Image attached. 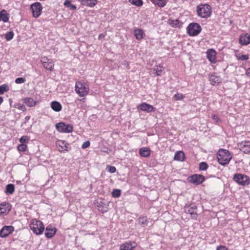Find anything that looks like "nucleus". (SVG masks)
Masks as SVG:
<instances>
[{"label":"nucleus","mask_w":250,"mask_h":250,"mask_svg":"<svg viewBox=\"0 0 250 250\" xmlns=\"http://www.w3.org/2000/svg\"><path fill=\"white\" fill-rule=\"evenodd\" d=\"M218 161L222 166L228 165L232 158L231 154L228 150L220 149L217 154Z\"/></svg>","instance_id":"1"},{"label":"nucleus","mask_w":250,"mask_h":250,"mask_svg":"<svg viewBox=\"0 0 250 250\" xmlns=\"http://www.w3.org/2000/svg\"><path fill=\"white\" fill-rule=\"evenodd\" d=\"M211 7L208 4H201L197 7V15L201 18H209L211 16Z\"/></svg>","instance_id":"2"},{"label":"nucleus","mask_w":250,"mask_h":250,"mask_svg":"<svg viewBox=\"0 0 250 250\" xmlns=\"http://www.w3.org/2000/svg\"><path fill=\"white\" fill-rule=\"evenodd\" d=\"M30 229L37 234L40 235L42 233L44 227L42 222L37 219H33L30 225Z\"/></svg>","instance_id":"3"},{"label":"nucleus","mask_w":250,"mask_h":250,"mask_svg":"<svg viewBox=\"0 0 250 250\" xmlns=\"http://www.w3.org/2000/svg\"><path fill=\"white\" fill-rule=\"evenodd\" d=\"M75 91L79 96L84 97L88 94L89 87L84 82H76L75 83Z\"/></svg>","instance_id":"4"},{"label":"nucleus","mask_w":250,"mask_h":250,"mask_svg":"<svg viewBox=\"0 0 250 250\" xmlns=\"http://www.w3.org/2000/svg\"><path fill=\"white\" fill-rule=\"evenodd\" d=\"M233 180L239 185L245 186L250 184V179L249 176L239 173L234 175Z\"/></svg>","instance_id":"5"},{"label":"nucleus","mask_w":250,"mask_h":250,"mask_svg":"<svg viewBox=\"0 0 250 250\" xmlns=\"http://www.w3.org/2000/svg\"><path fill=\"white\" fill-rule=\"evenodd\" d=\"M187 33L190 36L198 35L201 31V26L197 23H191L187 28Z\"/></svg>","instance_id":"6"},{"label":"nucleus","mask_w":250,"mask_h":250,"mask_svg":"<svg viewBox=\"0 0 250 250\" xmlns=\"http://www.w3.org/2000/svg\"><path fill=\"white\" fill-rule=\"evenodd\" d=\"M30 9L32 11L33 17L38 18L42 14L43 7L40 2H36L30 5Z\"/></svg>","instance_id":"7"},{"label":"nucleus","mask_w":250,"mask_h":250,"mask_svg":"<svg viewBox=\"0 0 250 250\" xmlns=\"http://www.w3.org/2000/svg\"><path fill=\"white\" fill-rule=\"evenodd\" d=\"M56 128L58 131L62 133H70L73 130V127L70 124H66L60 122L56 125Z\"/></svg>","instance_id":"8"},{"label":"nucleus","mask_w":250,"mask_h":250,"mask_svg":"<svg viewBox=\"0 0 250 250\" xmlns=\"http://www.w3.org/2000/svg\"><path fill=\"white\" fill-rule=\"evenodd\" d=\"M188 181L196 185L201 184L205 180V177L200 174H194L189 176L188 178Z\"/></svg>","instance_id":"9"},{"label":"nucleus","mask_w":250,"mask_h":250,"mask_svg":"<svg viewBox=\"0 0 250 250\" xmlns=\"http://www.w3.org/2000/svg\"><path fill=\"white\" fill-rule=\"evenodd\" d=\"M197 206L194 205H190L189 206H186L184 208V211L186 213H189L191 215V217L192 219H197L198 214L196 212Z\"/></svg>","instance_id":"10"},{"label":"nucleus","mask_w":250,"mask_h":250,"mask_svg":"<svg viewBox=\"0 0 250 250\" xmlns=\"http://www.w3.org/2000/svg\"><path fill=\"white\" fill-rule=\"evenodd\" d=\"M57 147L60 152L68 151L70 149V145L65 141L59 140L56 143Z\"/></svg>","instance_id":"11"},{"label":"nucleus","mask_w":250,"mask_h":250,"mask_svg":"<svg viewBox=\"0 0 250 250\" xmlns=\"http://www.w3.org/2000/svg\"><path fill=\"white\" fill-rule=\"evenodd\" d=\"M239 149L246 154L250 153V142L242 141L238 144Z\"/></svg>","instance_id":"12"},{"label":"nucleus","mask_w":250,"mask_h":250,"mask_svg":"<svg viewBox=\"0 0 250 250\" xmlns=\"http://www.w3.org/2000/svg\"><path fill=\"white\" fill-rule=\"evenodd\" d=\"M137 108L139 110L145 111L147 113H150L155 111L154 107L146 102H144L140 104L138 106Z\"/></svg>","instance_id":"13"},{"label":"nucleus","mask_w":250,"mask_h":250,"mask_svg":"<svg viewBox=\"0 0 250 250\" xmlns=\"http://www.w3.org/2000/svg\"><path fill=\"white\" fill-rule=\"evenodd\" d=\"M14 227L12 226H5L0 230V237L5 238L14 231Z\"/></svg>","instance_id":"14"},{"label":"nucleus","mask_w":250,"mask_h":250,"mask_svg":"<svg viewBox=\"0 0 250 250\" xmlns=\"http://www.w3.org/2000/svg\"><path fill=\"white\" fill-rule=\"evenodd\" d=\"M11 209V205L7 202H3L0 204V214H7Z\"/></svg>","instance_id":"15"},{"label":"nucleus","mask_w":250,"mask_h":250,"mask_svg":"<svg viewBox=\"0 0 250 250\" xmlns=\"http://www.w3.org/2000/svg\"><path fill=\"white\" fill-rule=\"evenodd\" d=\"M239 42L242 45H247L250 43V35L248 33L240 35Z\"/></svg>","instance_id":"16"},{"label":"nucleus","mask_w":250,"mask_h":250,"mask_svg":"<svg viewBox=\"0 0 250 250\" xmlns=\"http://www.w3.org/2000/svg\"><path fill=\"white\" fill-rule=\"evenodd\" d=\"M216 52L215 50L213 49H209L208 50L207 52V57L208 59L211 62V63H215L216 62Z\"/></svg>","instance_id":"17"},{"label":"nucleus","mask_w":250,"mask_h":250,"mask_svg":"<svg viewBox=\"0 0 250 250\" xmlns=\"http://www.w3.org/2000/svg\"><path fill=\"white\" fill-rule=\"evenodd\" d=\"M136 247L135 242H126L121 245L120 250H133Z\"/></svg>","instance_id":"18"},{"label":"nucleus","mask_w":250,"mask_h":250,"mask_svg":"<svg viewBox=\"0 0 250 250\" xmlns=\"http://www.w3.org/2000/svg\"><path fill=\"white\" fill-rule=\"evenodd\" d=\"M221 78L220 76L214 74H211L209 76V81L212 85H217L221 83Z\"/></svg>","instance_id":"19"},{"label":"nucleus","mask_w":250,"mask_h":250,"mask_svg":"<svg viewBox=\"0 0 250 250\" xmlns=\"http://www.w3.org/2000/svg\"><path fill=\"white\" fill-rule=\"evenodd\" d=\"M57 229L55 228H51L47 226L45 229V236L47 238H51L56 233Z\"/></svg>","instance_id":"20"},{"label":"nucleus","mask_w":250,"mask_h":250,"mask_svg":"<svg viewBox=\"0 0 250 250\" xmlns=\"http://www.w3.org/2000/svg\"><path fill=\"white\" fill-rule=\"evenodd\" d=\"M81 4L84 6L94 7L97 2V0H79Z\"/></svg>","instance_id":"21"},{"label":"nucleus","mask_w":250,"mask_h":250,"mask_svg":"<svg viewBox=\"0 0 250 250\" xmlns=\"http://www.w3.org/2000/svg\"><path fill=\"white\" fill-rule=\"evenodd\" d=\"M134 34L136 39L138 40H141L145 37V33L142 29L137 28L134 29Z\"/></svg>","instance_id":"22"},{"label":"nucleus","mask_w":250,"mask_h":250,"mask_svg":"<svg viewBox=\"0 0 250 250\" xmlns=\"http://www.w3.org/2000/svg\"><path fill=\"white\" fill-rule=\"evenodd\" d=\"M97 207L98 209L103 213L107 212L108 210V205L103 201L98 202Z\"/></svg>","instance_id":"23"},{"label":"nucleus","mask_w":250,"mask_h":250,"mask_svg":"<svg viewBox=\"0 0 250 250\" xmlns=\"http://www.w3.org/2000/svg\"><path fill=\"white\" fill-rule=\"evenodd\" d=\"M51 108L56 112H59L62 109V104L58 101H52L50 103Z\"/></svg>","instance_id":"24"},{"label":"nucleus","mask_w":250,"mask_h":250,"mask_svg":"<svg viewBox=\"0 0 250 250\" xmlns=\"http://www.w3.org/2000/svg\"><path fill=\"white\" fill-rule=\"evenodd\" d=\"M23 103L28 107L35 106L38 103L37 101H34L31 98H26L23 99Z\"/></svg>","instance_id":"25"},{"label":"nucleus","mask_w":250,"mask_h":250,"mask_svg":"<svg viewBox=\"0 0 250 250\" xmlns=\"http://www.w3.org/2000/svg\"><path fill=\"white\" fill-rule=\"evenodd\" d=\"M9 19V14L7 13L5 10H2L0 12V21H2L6 22Z\"/></svg>","instance_id":"26"},{"label":"nucleus","mask_w":250,"mask_h":250,"mask_svg":"<svg viewBox=\"0 0 250 250\" xmlns=\"http://www.w3.org/2000/svg\"><path fill=\"white\" fill-rule=\"evenodd\" d=\"M42 65L47 70L52 71L54 68V63L52 62L42 61Z\"/></svg>","instance_id":"27"},{"label":"nucleus","mask_w":250,"mask_h":250,"mask_svg":"<svg viewBox=\"0 0 250 250\" xmlns=\"http://www.w3.org/2000/svg\"><path fill=\"white\" fill-rule=\"evenodd\" d=\"M153 70L157 76H162L165 73L164 68L160 64L155 66L153 68Z\"/></svg>","instance_id":"28"},{"label":"nucleus","mask_w":250,"mask_h":250,"mask_svg":"<svg viewBox=\"0 0 250 250\" xmlns=\"http://www.w3.org/2000/svg\"><path fill=\"white\" fill-rule=\"evenodd\" d=\"M185 159V154L182 151H179L175 153L174 159L176 161H184Z\"/></svg>","instance_id":"29"},{"label":"nucleus","mask_w":250,"mask_h":250,"mask_svg":"<svg viewBox=\"0 0 250 250\" xmlns=\"http://www.w3.org/2000/svg\"><path fill=\"white\" fill-rule=\"evenodd\" d=\"M169 24L173 27H178L180 28L182 26V22L180 21L179 20H170L168 21Z\"/></svg>","instance_id":"30"},{"label":"nucleus","mask_w":250,"mask_h":250,"mask_svg":"<svg viewBox=\"0 0 250 250\" xmlns=\"http://www.w3.org/2000/svg\"><path fill=\"white\" fill-rule=\"evenodd\" d=\"M154 4L160 8L164 7L167 3V0H150Z\"/></svg>","instance_id":"31"},{"label":"nucleus","mask_w":250,"mask_h":250,"mask_svg":"<svg viewBox=\"0 0 250 250\" xmlns=\"http://www.w3.org/2000/svg\"><path fill=\"white\" fill-rule=\"evenodd\" d=\"M150 150L146 147L141 148L139 150L140 155L144 157H147L150 155Z\"/></svg>","instance_id":"32"},{"label":"nucleus","mask_w":250,"mask_h":250,"mask_svg":"<svg viewBox=\"0 0 250 250\" xmlns=\"http://www.w3.org/2000/svg\"><path fill=\"white\" fill-rule=\"evenodd\" d=\"M15 191V187L13 184H8L6 187L5 193L7 194H12Z\"/></svg>","instance_id":"33"},{"label":"nucleus","mask_w":250,"mask_h":250,"mask_svg":"<svg viewBox=\"0 0 250 250\" xmlns=\"http://www.w3.org/2000/svg\"><path fill=\"white\" fill-rule=\"evenodd\" d=\"M63 4L66 7L69 8L70 9L72 10H75L77 9L76 6L74 4H72L71 3L70 0H65Z\"/></svg>","instance_id":"34"},{"label":"nucleus","mask_w":250,"mask_h":250,"mask_svg":"<svg viewBox=\"0 0 250 250\" xmlns=\"http://www.w3.org/2000/svg\"><path fill=\"white\" fill-rule=\"evenodd\" d=\"M129 1L134 5L140 7L143 4L142 0H129Z\"/></svg>","instance_id":"35"},{"label":"nucleus","mask_w":250,"mask_h":250,"mask_svg":"<svg viewBox=\"0 0 250 250\" xmlns=\"http://www.w3.org/2000/svg\"><path fill=\"white\" fill-rule=\"evenodd\" d=\"M139 223L141 225L146 226L148 221L146 217H142L139 218Z\"/></svg>","instance_id":"36"},{"label":"nucleus","mask_w":250,"mask_h":250,"mask_svg":"<svg viewBox=\"0 0 250 250\" xmlns=\"http://www.w3.org/2000/svg\"><path fill=\"white\" fill-rule=\"evenodd\" d=\"M14 35L13 31H9L5 34V38L7 41H10L13 38Z\"/></svg>","instance_id":"37"},{"label":"nucleus","mask_w":250,"mask_h":250,"mask_svg":"<svg viewBox=\"0 0 250 250\" xmlns=\"http://www.w3.org/2000/svg\"><path fill=\"white\" fill-rule=\"evenodd\" d=\"M8 90L9 88L7 84H4L0 86V94H3L5 92Z\"/></svg>","instance_id":"38"},{"label":"nucleus","mask_w":250,"mask_h":250,"mask_svg":"<svg viewBox=\"0 0 250 250\" xmlns=\"http://www.w3.org/2000/svg\"><path fill=\"white\" fill-rule=\"evenodd\" d=\"M121 194V190L118 189H113L112 192V197L115 198H118L120 196Z\"/></svg>","instance_id":"39"},{"label":"nucleus","mask_w":250,"mask_h":250,"mask_svg":"<svg viewBox=\"0 0 250 250\" xmlns=\"http://www.w3.org/2000/svg\"><path fill=\"white\" fill-rule=\"evenodd\" d=\"M208 166L206 162H202L199 164V169L200 170H206L208 169Z\"/></svg>","instance_id":"40"},{"label":"nucleus","mask_w":250,"mask_h":250,"mask_svg":"<svg viewBox=\"0 0 250 250\" xmlns=\"http://www.w3.org/2000/svg\"><path fill=\"white\" fill-rule=\"evenodd\" d=\"M27 146L24 144H21L18 146V149L20 151L24 152L27 149Z\"/></svg>","instance_id":"41"},{"label":"nucleus","mask_w":250,"mask_h":250,"mask_svg":"<svg viewBox=\"0 0 250 250\" xmlns=\"http://www.w3.org/2000/svg\"><path fill=\"white\" fill-rule=\"evenodd\" d=\"M29 138L26 136H23L20 139V142L21 144L26 143L29 141Z\"/></svg>","instance_id":"42"},{"label":"nucleus","mask_w":250,"mask_h":250,"mask_svg":"<svg viewBox=\"0 0 250 250\" xmlns=\"http://www.w3.org/2000/svg\"><path fill=\"white\" fill-rule=\"evenodd\" d=\"M174 97L176 100H183L184 96L182 93H177L174 95Z\"/></svg>","instance_id":"43"},{"label":"nucleus","mask_w":250,"mask_h":250,"mask_svg":"<svg viewBox=\"0 0 250 250\" xmlns=\"http://www.w3.org/2000/svg\"><path fill=\"white\" fill-rule=\"evenodd\" d=\"M106 168L107 169V171L111 173H115L116 170V167L112 166H107Z\"/></svg>","instance_id":"44"},{"label":"nucleus","mask_w":250,"mask_h":250,"mask_svg":"<svg viewBox=\"0 0 250 250\" xmlns=\"http://www.w3.org/2000/svg\"><path fill=\"white\" fill-rule=\"evenodd\" d=\"M26 81V79L24 78H18L15 80V83L18 84L24 83Z\"/></svg>","instance_id":"45"},{"label":"nucleus","mask_w":250,"mask_h":250,"mask_svg":"<svg viewBox=\"0 0 250 250\" xmlns=\"http://www.w3.org/2000/svg\"><path fill=\"white\" fill-rule=\"evenodd\" d=\"M249 56L247 55H240L238 56V60L241 61H246L248 60Z\"/></svg>","instance_id":"46"},{"label":"nucleus","mask_w":250,"mask_h":250,"mask_svg":"<svg viewBox=\"0 0 250 250\" xmlns=\"http://www.w3.org/2000/svg\"><path fill=\"white\" fill-rule=\"evenodd\" d=\"M90 144V142L89 141H86L83 143L82 146V148L83 149L86 148L89 146Z\"/></svg>","instance_id":"47"},{"label":"nucleus","mask_w":250,"mask_h":250,"mask_svg":"<svg viewBox=\"0 0 250 250\" xmlns=\"http://www.w3.org/2000/svg\"><path fill=\"white\" fill-rule=\"evenodd\" d=\"M17 108L18 109L22 110L23 111H25L26 110L25 106L24 105L21 104H19L17 105Z\"/></svg>","instance_id":"48"},{"label":"nucleus","mask_w":250,"mask_h":250,"mask_svg":"<svg viewBox=\"0 0 250 250\" xmlns=\"http://www.w3.org/2000/svg\"><path fill=\"white\" fill-rule=\"evenodd\" d=\"M122 64L127 69H129V62L125 60L122 63Z\"/></svg>","instance_id":"49"},{"label":"nucleus","mask_w":250,"mask_h":250,"mask_svg":"<svg viewBox=\"0 0 250 250\" xmlns=\"http://www.w3.org/2000/svg\"><path fill=\"white\" fill-rule=\"evenodd\" d=\"M216 250H228V249L225 247V246H218L217 248V249Z\"/></svg>","instance_id":"50"},{"label":"nucleus","mask_w":250,"mask_h":250,"mask_svg":"<svg viewBox=\"0 0 250 250\" xmlns=\"http://www.w3.org/2000/svg\"><path fill=\"white\" fill-rule=\"evenodd\" d=\"M212 119L216 122H218L219 120L218 116L216 115H213L212 116Z\"/></svg>","instance_id":"51"},{"label":"nucleus","mask_w":250,"mask_h":250,"mask_svg":"<svg viewBox=\"0 0 250 250\" xmlns=\"http://www.w3.org/2000/svg\"><path fill=\"white\" fill-rule=\"evenodd\" d=\"M246 74L247 76L250 77V67L247 70L246 72Z\"/></svg>","instance_id":"52"},{"label":"nucleus","mask_w":250,"mask_h":250,"mask_svg":"<svg viewBox=\"0 0 250 250\" xmlns=\"http://www.w3.org/2000/svg\"><path fill=\"white\" fill-rule=\"evenodd\" d=\"M42 61L49 62V60L47 57H44Z\"/></svg>","instance_id":"53"},{"label":"nucleus","mask_w":250,"mask_h":250,"mask_svg":"<svg viewBox=\"0 0 250 250\" xmlns=\"http://www.w3.org/2000/svg\"><path fill=\"white\" fill-rule=\"evenodd\" d=\"M3 102V98L1 97H0V104L2 103Z\"/></svg>","instance_id":"54"}]
</instances>
